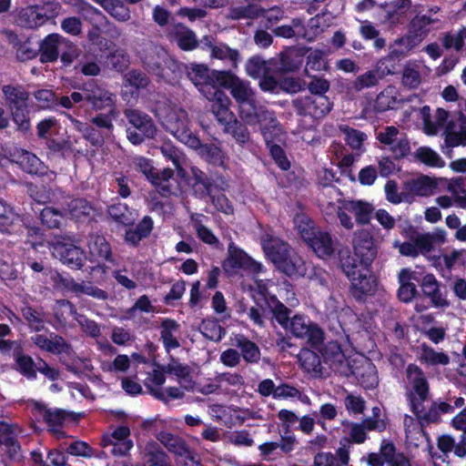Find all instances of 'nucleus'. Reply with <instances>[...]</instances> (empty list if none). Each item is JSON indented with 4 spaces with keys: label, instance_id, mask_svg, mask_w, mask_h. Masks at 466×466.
<instances>
[{
    "label": "nucleus",
    "instance_id": "obj_25",
    "mask_svg": "<svg viewBox=\"0 0 466 466\" xmlns=\"http://www.w3.org/2000/svg\"><path fill=\"white\" fill-rule=\"evenodd\" d=\"M436 187V181L428 176H420L404 183L405 193L410 196H431L434 193Z\"/></svg>",
    "mask_w": 466,
    "mask_h": 466
},
{
    "label": "nucleus",
    "instance_id": "obj_50",
    "mask_svg": "<svg viewBox=\"0 0 466 466\" xmlns=\"http://www.w3.org/2000/svg\"><path fill=\"white\" fill-rule=\"evenodd\" d=\"M192 179L194 180V187L199 191L200 195H206L215 187L217 177H209L206 173L198 167L191 168Z\"/></svg>",
    "mask_w": 466,
    "mask_h": 466
},
{
    "label": "nucleus",
    "instance_id": "obj_32",
    "mask_svg": "<svg viewBox=\"0 0 466 466\" xmlns=\"http://www.w3.org/2000/svg\"><path fill=\"white\" fill-rule=\"evenodd\" d=\"M157 439L163 444L169 452L177 456L183 457L190 451L185 440L178 435L168 431H160L157 434Z\"/></svg>",
    "mask_w": 466,
    "mask_h": 466
},
{
    "label": "nucleus",
    "instance_id": "obj_61",
    "mask_svg": "<svg viewBox=\"0 0 466 466\" xmlns=\"http://www.w3.org/2000/svg\"><path fill=\"white\" fill-rule=\"evenodd\" d=\"M246 70L248 76L253 78H259L264 75H268L269 71L267 62L259 56L249 58L246 64Z\"/></svg>",
    "mask_w": 466,
    "mask_h": 466
},
{
    "label": "nucleus",
    "instance_id": "obj_10",
    "mask_svg": "<svg viewBox=\"0 0 466 466\" xmlns=\"http://www.w3.org/2000/svg\"><path fill=\"white\" fill-rule=\"evenodd\" d=\"M353 248L361 264L369 266L377 257V247L372 234L367 229H360L354 233Z\"/></svg>",
    "mask_w": 466,
    "mask_h": 466
},
{
    "label": "nucleus",
    "instance_id": "obj_15",
    "mask_svg": "<svg viewBox=\"0 0 466 466\" xmlns=\"http://www.w3.org/2000/svg\"><path fill=\"white\" fill-rule=\"evenodd\" d=\"M441 8L439 6H431L426 14L417 13L410 22V33H414L421 40H423L431 31V26L439 23L441 19L438 14Z\"/></svg>",
    "mask_w": 466,
    "mask_h": 466
},
{
    "label": "nucleus",
    "instance_id": "obj_1",
    "mask_svg": "<svg viewBox=\"0 0 466 466\" xmlns=\"http://www.w3.org/2000/svg\"><path fill=\"white\" fill-rule=\"evenodd\" d=\"M265 303L277 322L294 337L307 339L314 348H319L323 342L324 332L321 328L301 315H295L290 318L291 310L280 302L276 296L268 299Z\"/></svg>",
    "mask_w": 466,
    "mask_h": 466
},
{
    "label": "nucleus",
    "instance_id": "obj_29",
    "mask_svg": "<svg viewBox=\"0 0 466 466\" xmlns=\"http://www.w3.org/2000/svg\"><path fill=\"white\" fill-rule=\"evenodd\" d=\"M4 98L10 110L27 106L29 93L20 86L5 85L2 87Z\"/></svg>",
    "mask_w": 466,
    "mask_h": 466
},
{
    "label": "nucleus",
    "instance_id": "obj_62",
    "mask_svg": "<svg viewBox=\"0 0 466 466\" xmlns=\"http://www.w3.org/2000/svg\"><path fill=\"white\" fill-rule=\"evenodd\" d=\"M340 267L348 278H351L360 271L358 270L357 259L350 254L349 249L339 251Z\"/></svg>",
    "mask_w": 466,
    "mask_h": 466
},
{
    "label": "nucleus",
    "instance_id": "obj_6",
    "mask_svg": "<svg viewBox=\"0 0 466 466\" xmlns=\"http://www.w3.org/2000/svg\"><path fill=\"white\" fill-rule=\"evenodd\" d=\"M405 383L407 385V397L410 406L412 400H426L430 394V388L423 370L416 364H409L405 370Z\"/></svg>",
    "mask_w": 466,
    "mask_h": 466
},
{
    "label": "nucleus",
    "instance_id": "obj_9",
    "mask_svg": "<svg viewBox=\"0 0 466 466\" xmlns=\"http://www.w3.org/2000/svg\"><path fill=\"white\" fill-rule=\"evenodd\" d=\"M218 71L210 72L203 65H191L187 68V76L195 86L207 96V91L213 92L218 88L217 74Z\"/></svg>",
    "mask_w": 466,
    "mask_h": 466
},
{
    "label": "nucleus",
    "instance_id": "obj_12",
    "mask_svg": "<svg viewBox=\"0 0 466 466\" xmlns=\"http://www.w3.org/2000/svg\"><path fill=\"white\" fill-rule=\"evenodd\" d=\"M208 100L211 104V112L216 116L218 122L225 126L235 117L234 113L229 109L231 101L229 97L220 89L217 88L213 92L207 91Z\"/></svg>",
    "mask_w": 466,
    "mask_h": 466
},
{
    "label": "nucleus",
    "instance_id": "obj_31",
    "mask_svg": "<svg viewBox=\"0 0 466 466\" xmlns=\"http://www.w3.org/2000/svg\"><path fill=\"white\" fill-rule=\"evenodd\" d=\"M423 121L424 131L427 135H436L439 128L446 122L449 113L443 108H438L435 113V121L431 118V108L428 106L421 107L420 111Z\"/></svg>",
    "mask_w": 466,
    "mask_h": 466
},
{
    "label": "nucleus",
    "instance_id": "obj_55",
    "mask_svg": "<svg viewBox=\"0 0 466 466\" xmlns=\"http://www.w3.org/2000/svg\"><path fill=\"white\" fill-rule=\"evenodd\" d=\"M420 360L429 365H447L450 358L443 352L435 351L432 348L422 344Z\"/></svg>",
    "mask_w": 466,
    "mask_h": 466
},
{
    "label": "nucleus",
    "instance_id": "obj_5",
    "mask_svg": "<svg viewBox=\"0 0 466 466\" xmlns=\"http://www.w3.org/2000/svg\"><path fill=\"white\" fill-rule=\"evenodd\" d=\"M291 104L299 116L316 119L323 118L332 108V103L327 96H299L293 99Z\"/></svg>",
    "mask_w": 466,
    "mask_h": 466
},
{
    "label": "nucleus",
    "instance_id": "obj_7",
    "mask_svg": "<svg viewBox=\"0 0 466 466\" xmlns=\"http://www.w3.org/2000/svg\"><path fill=\"white\" fill-rule=\"evenodd\" d=\"M217 80L220 86L230 90L232 96L238 104L239 109H241V105L248 104L255 97V93L249 84L233 74L219 71L217 74Z\"/></svg>",
    "mask_w": 466,
    "mask_h": 466
},
{
    "label": "nucleus",
    "instance_id": "obj_17",
    "mask_svg": "<svg viewBox=\"0 0 466 466\" xmlns=\"http://www.w3.org/2000/svg\"><path fill=\"white\" fill-rule=\"evenodd\" d=\"M266 9L254 0H243L228 8V18L232 20L257 19L264 15Z\"/></svg>",
    "mask_w": 466,
    "mask_h": 466
},
{
    "label": "nucleus",
    "instance_id": "obj_40",
    "mask_svg": "<svg viewBox=\"0 0 466 466\" xmlns=\"http://www.w3.org/2000/svg\"><path fill=\"white\" fill-rule=\"evenodd\" d=\"M35 409L43 413L45 421L52 428L53 431H58L57 428L61 427L68 416V413L65 410L47 409L44 404L35 402Z\"/></svg>",
    "mask_w": 466,
    "mask_h": 466
},
{
    "label": "nucleus",
    "instance_id": "obj_56",
    "mask_svg": "<svg viewBox=\"0 0 466 466\" xmlns=\"http://www.w3.org/2000/svg\"><path fill=\"white\" fill-rule=\"evenodd\" d=\"M360 34L366 40H373V46L378 50L386 46L385 38L380 36V31L371 23L363 22L360 27Z\"/></svg>",
    "mask_w": 466,
    "mask_h": 466
},
{
    "label": "nucleus",
    "instance_id": "obj_47",
    "mask_svg": "<svg viewBox=\"0 0 466 466\" xmlns=\"http://www.w3.org/2000/svg\"><path fill=\"white\" fill-rule=\"evenodd\" d=\"M421 81L422 77L420 71V66L412 62L407 63L402 70V86L409 89H416L419 87Z\"/></svg>",
    "mask_w": 466,
    "mask_h": 466
},
{
    "label": "nucleus",
    "instance_id": "obj_20",
    "mask_svg": "<svg viewBox=\"0 0 466 466\" xmlns=\"http://www.w3.org/2000/svg\"><path fill=\"white\" fill-rule=\"evenodd\" d=\"M421 290L435 308H447L449 300L443 296L440 289V282L433 274H426L421 280Z\"/></svg>",
    "mask_w": 466,
    "mask_h": 466
},
{
    "label": "nucleus",
    "instance_id": "obj_38",
    "mask_svg": "<svg viewBox=\"0 0 466 466\" xmlns=\"http://www.w3.org/2000/svg\"><path fill=\"white\" fill-rule=\"evenodd\" d=\"M171 34L183 50H193L198 46V43L195 33L182 24L175 25Z\"/></svg>",
    "mask_w": 466,
    "mask_h": 466
},
{
    "label": "nucleus",
    "instance_id": "obj_44",
    "mask_svg": "<svg viewBox=\"0 0 466 466\" xmlns=\"http://www.w3.org/2000/svg\"><path fill=\"white\" fill-rule=\"evenodd\" d=\"M43 17L39 8L33 5L20 12L17 22L23 27L34 29L46 24L45 18Z\"/></svg>",
    "mask_w": 466,
    "mask_h": 466
},
{
    "label": "nucleus",
    "instance_id": "obj_28",
    "mask_svg": "<svg viewBox=\"0 0 466 466\" xmlns=\"http://www.w3.org/2000/svg\"><path fill=\"white\" fill-rule=\"evenodd\" d=\"M276 267L288 276H304L306 274L305 262L300 256L289 249L287 255Z\"/></svg>",
    "mask_w": 466,
    "mask_h": 466
},
{
    "label": "nucleus",
    "instance_id": "obj_22",
    "mask_svg": "<svg viewBox=\"0 0 466 466\" xmlns=\"http://www.w3.org/2000/svg\"><path fill=\"white\" fill-rule=\"evenodd\" d=\"M63 43H67V39L58 34L46 35L39 45L40 61L42 63L56 61L59 57L58 48Z\"/></svg>",
    "mask_w": 466,
    "mask_h": 466
},
{
    "label": "nucleus",
    "instance_id": "obj_46",
    "mask_svg": "<svg viewBox=\"0 0 466 466\" xmlns=\"http://www.w3.org/2000/svg\"><path fill=\"white\" fill-rule=\"evenodd\" d=\"M196 141V146L190 147L198 150L201 157L213 164L223 163V154L218 147L215 144H202L198 137Z\"/></svg>",
    "mask_w": 466,
    "mask_h": 466
},
{
    "label": "nucleus",
    "instance_id": "obj_58",
    "mask_svg": "<svg viewBox=\"0 0 466 466\" xmlns=\"http://www.w3.org/2000/svg\"><path fill=\"white\" fill-rule=\"evenodd\" d=\"M103 8L115 19L126 22L130 19V11L120 0H107Z\"/></svg>",
    "mask_w": 466,
    "mask_h": 466
},
{
    "label": "nucleus",
    "instance_id": "obj_45",
    "mask_svg": "<svg viewBox=\"0 0 466 466\" xmlns=\"http://www.w3.org/2000/svg\"><path fill=\"white\" fill-rule=\"evenodd\" d=\"M443 135L445 144L449 147L466 146V119L461 121L457 130L449 124L444 130Z\"/></svg>",
    "mask_w": 466,
    "mask_h": 466
},
{
    "label": "nucleus",
    "instance_id": "obj_14",
    "mask_svg": "<svg viewBox=\"0 0 466 466\" xmlns=\"http://www.w3.org/2000/svg\"><path fill=\"white\" fill-rule=\"evenodd\" d=\"M300 367L316 378L329 376V369L323 364L321 355L313 350L304 348L298 354Z\"/></svg>",
    "mask_w": 466,
    "mask_h": 466
},
{
    "label": "nucleus",
    "instance_id": "obj_35",
    "mask_svg": "<svg viewBox=\"0 0 466 466\" xmlns=\"http://www.w3.org/2000/svg\"><path fill=\"white\" fill-rule=\"evenodd\" d=\"M162 371L173 374L177 378L178 382L186 390L192 389L190 372L191 369L187 365H183L178 360L170 357V360L167 365L162 366Z\"/></svg>",
    "mask_w": 466,
    "mask_h": 466
},
{
    "label": "nucleus",
    "instance_id": "obj_30",
    "mask_svg": "<svg viewBox=\"0 0 466 466\" xmlns=\"http://www.w3.org/2000/svg\"><path fill=\"white\" fill-rule=\"evenodd\" d=\"M343 208L355 216V219L360 225L370 223L371 215L374 211L373 206L362 200H347L343 203Z\"/></svg>",
    "mask_w": 466,
    "mask_h": 466
},
{
    "label": "nucleus",
    "instance_id": "obj_48",
    "mask_svg": "<svg viewBox=\"0 0 466 466\" xmlns=\"http://www.w3.org/2000/svg\"><path fill=\"white\" fill-rule=\"evenodd\" d=\"M101 445L106 454L114 456H124L127 454L129 450L133 447L132 441H115L108 435L103 436Z\"/></svg>",
    "mask_w": 466,
    "mask_h": 466
},
{
    "label": "nucleus",
    "instance_id": "obj_51",
    "mask_svg": "<svg viewBox=\"0 0 466 466\" xmlns=\"http://www.w3.org/2000/svg\"><path fill=\"white\" fill-rule=\"evenodd\" d=\"M224 131L230 134L240 144H246L250 139V134L247 126L236 118V116L224 126Z\"/></svg>",
    "mask_w": 466,
    "mask_h": 466
},
{
    "label": "nucleus",
    "instance_id": "obj_60",
    "mask_svg": "<svg viewBox=\"0 0 466 466\" xmlns=\"http://www.w3.org/2000/svg\"><path fill=\"white\" fill-rule=\"evenodd\" d=\"M448 190L454 198V202L459 207L466 208V178H457L451 180L448 185Z\"/></svg>",
    "mask_w": 466,
    "mask_h": 466
},
{
    "label": "nucleus",
    "instance_id": "obj_34",
    "mask_svg": "<svg viewBox=\"0 0 466 466\" xmlns=\"http://www.w3.org/2000/svg\"><path fill=\"white\" fill-rule=\"evenodd\" d=\"M234 345L240 350V358L242 357L247 363L255 364L260 360L261 352L258 346L245 336L238 335Z\"/></svg>",
    "mask_w": 466,
    "mask_h": 466
},
{
    "label": "nucleus",
    "instance_id": "obj_23",
    "mask_svg": "<svg viewBox=\"0 0 466 466\" xmlns=\"http://www.w3.org/2000/svg\"><path fill=\"white\" fill-rule=\"evenodd\" d=\"M86 100L95 109H103L113 105L112 94L101 88L94 82L85 84Z\"/></svg>",
    "mask_w": 466,
    "mask_h": 466
},
{
    "label": "nucleus",
    "instance_id": "obj_11",
    "mask_svg": "<svg viewBox=\"0 0 466 466\" xmlns=\"http://www.w3.org/2000/svg\"><path fill=\"white\" fill-rule=\"evenodd\" d=\"M349 368V377L354 376L363 388L373 389L378 385L376 367L369 360H352Z\"/></svg>",
    "mask_w": 466,
    "mask_h": 466
},
{
    "label": "nucleus",
    "instance_id": "obj_3",
    "mask_svg": "<svg viewBox=\"0 0 466 466\" xmlns=\"http://www.w3.org/2000/svg\"><path fill=\"white\" fill-rule=\"evenodd\" d=\"M298 229L303 240L321 258H330L335 252V242L329 232L317 228L309 218H301Z\"/></svg>",
    "mask_w": 466,
    "mask_h": 466
},
{
    "label": "nucleus",
    "instance_id": "obj_63",
    "mask_svg": "<svg viewBox=\"0 0 466 466\" xmlns=\"http://www.w3.org/2000/svg\"><path fill=\"white\" fill-rule=\"evenodd\" d=\"M17 163L25 172L35 174L38 172L41 161L35 155L28 151H22Z\"/></svg>",
    "mask_w": 466,
    "mask_h": 466
},
{
    "label": "nucleus",
    "instance_id": "obj_24",
    "mask_svg": "<svg viewBox=\"0 0 466 466\" xmlns=\"http://www.w3.org/2000/svg\"><path fill=\"white\" fill-rule=\"evenodd\" d=\"M87 247L94 259L113 262L110 244L104 236L96 233L89 234Z\"/></svg>",
    "mask_w": 466,
    "mask_h": 466
},
{
    "label": "nucleus",
    "instance_id": "obj_27",
    "mask_svg": "<svg viewBox=\"0 0 466 466\" xmlns=\"http://www.w3.org/2000/svg\"><path fill=\"white\" fill-rule=\"evenodd\" d=\"M32 339L37 347L53 354L69 353L71 350V346L58 335H51L50 339L44 335H36Z\"/></svg>",
    "mask_w": 466,
    "mask_h": 466
},
{
    "label": "nucleus",
    "instance_id": "obj_42",
    "mask_svg": "<svg viewBox=\"0 0 466 466\" xmlns=\"http://www.w3.org/2000/svg\"><path fill=\"white\" fill-rule=\"evenodd\" d=\"M351 286L358 296L372 294L376 290L375 278L367 273H357V275L350 278Z\"/></svg>",
    "mask_w": 466,
    "mask_h": 466
},
{
    "label": "nucleus",
    "instance_id": "obj_19",
    "mask_svg": "<svg viewBox=\"0 0 466 466\" xmlns=\"http://www.w3.org/2000/svg\"><path fill=\"white\" fill-rule=\"evenodd\" d=\"M55 252L63 264L72 268H81L86 260L85 252L74 245L57 243Z\"/></svg>",
    "mask_w": 466,
    "mask_h": 466
},
{
    "label": "nucleus",
    "instance_id": "obj_33",
    "mask_svg": "<svg viewBox=\"0 0 466 466\" xmlns=\"http://www.w3.org/2000/svg\"><path fill=\"white\" fill-rule=\"evenodd\" d=\"M350 451L345 446L338 449L336 455L319 452L315 455L313 466H344L349 463Z\"/></svg>",
    "mask_w": 466,
    "mask_h": 466
},
{
    "label": "nucleus",
    "instance_id": "obj_54",
    "mask_svg": "<svg viewBox=\"0 0 466 466\" xmlns=\"http://www.w3.org/2000/svg\"><path fill=\"white\" fill-rule=\"evenodd\" d=\"M66 207L68 214L77 220L88 218L93 211L92 206L84 198L72 199Z\"/></svg>",
    "mask_w": 466,
    "mask_h": 466
},
{
    "label": "nucleus",
    "instance_id": "obj_13",
    "mask_svg": "<svg viewBox=\"0 0 466 466\" xmlns=\"http://www.w3.org/2000/svg\"><path fill=\"white\" fill-rule=\"evenodd\" d=\"M123 114L128 124L133 128L143 132L148 139H152L156 137L157 127L150 116L135 108H126Z\"/></svg>",
    "mask_w": 466,
    "mask_h": 466
},
{
    "label": "nucleus",
    "instance_id": "obj_39",
    "mask_svg": "<svg viewBox=\"0 0 466 466\" xmlns=\"http://www.w3.org/2000/svg\"><path fill=\"white\" fill-rule=\"evenodd\" d=\"M173 177V169L164 168L161 171H157L150 179V182L161 196L169 197L174 193V186L171 183Z\"/></svg>",
    "mask_w": 466,
    "mask_h": 466
},
{
    "label": "nucleus",
    "instance_id": "obj_26",
    "mask_svg": "<svg viewBox=\"0 0 466 466\" xmlns=\"http://www.w3.org/2000/svg\"><path fill=\"white\" fill-rule=\"evenodd\" d=\"M203 42L210 48L212 57L227 61L232 67H237L240 58L238 50L230 48L223 43L213 45L209 36H205Z\"/></svg>",
    "mask_w": 466,
    "mask_h": 466
},
{
    "label": "nucleus",
    "instance_id": "obj_8",
    "mask_svg": "<svg viewBox=\"0 0 466 466\" xmlns=\"http://www.w3.org/2000/svg\"><path fill=\"white\" fill-rule=\"evenodd\" d=\"M323 364L334 372L349 377L351 360L346 359L340 346L335 341H329L319 349Z\"/></svg>",
    "mask_w": 466,
    "mask_h": 466
},
{
    "label": "nucleus",
    "instance_id": "obj_36",
    "mask_svg": "<svg viewBox=\"0 0 466 466\" xmlns=\"http://www.w3.org/2000/svg\"><path fill=\"white\" fill-rule=\"evenodd\" d=\"M59 307L68 309L69 313L74 317V319L78 322L82 329L93 338H96L100 336V329L98 325L83 315H80L76 312L75 306L66 299H62L57 301Z\"/></svg>",
    "mask_w": 466,
    "mask_h": 466
},
{
    "label": "nucleus",
    "instance_id": "obj_57",
    "mask_svg": "<svg viewBox=\"0 0 466 466\" xmlns=\"http://www.w3.org/2000/svg\"><path fill=\"white\" fill-rule=\"evenodd\" d=\"M200 331L204 337L217 342L225 335V329L214 319H204L200 326Z\"/></svg>",
    "mask_w": 466,
    "mask_h": 466
},
{
    "label": "nucleus",
    "instance_id": "obj_64",
    "mask_svg": "<svg viewBox=\"0 0 466 466\" xmlns=\"http://www.w3.org/2000/svg\"><path fill=\"white\" fill-rule=\"evenodd\" d=\"M108 214L116 222L129 225L132 222L131 213L124 204H114L108 208Z\"/></svg>",
    "mask_w": 466,
    "mask_h": 466
},
{
    "label": "nucleus",
    "instance_id": "obj_59",
    "mask_svg": "<svg viewBox=\"0 0 466 466\" xmlns=\"http://www.w3.org/2000/svg\"><path fill=\"white\" fill-rule=\"evenodd\" d=\"M415 157L421 163L430 167H441L444 166V161L439 154L430 147H420L415 153Z\"/></svg>",
    "mask_w": 466,
    "mask_h": 466
},
{
    "label": "nucleus",
    "instance_id": "obj_18",
    "mask_svg": "<svg viewBox=\"0 0 466 466\" xmlns=\"http://www.w3.org/2000/svg\"><path fill=\"white\" fill-rule=\"evenodd\" d=\"M258 298L255 295L253 296L256 305L248 309V316L256 326L264 328L267 319V311L270 312L265 302L273 295L268 293V289L264 285L258 286Z\"/></svg>",
    "mask_w": 466,
    "mask_h": 466
},
{
    "label": "nucleus",
    "instance_id": "obj_43",
    "mask_svg": "<svg viewBox=\"0 0 466 466\" xmlns=\"http://www.w3.org/2000/svg\"><path fill=\"white\" fill-rule=\"evenodd\" d=\"M164 373L165 372L162 371V367L160 368V370H153L151 373L148 374L145 385L154 397L167 403V398L166 397V394L160 388L166 381V377Z\"/></svg>",
    "mask_w": 466,
    "mask_h": 466
},
{
    "label": "nucleus",
    "instance_id": "obj_16",
    "mask_svg": "<svg viewBox=\"0 0 466 466\" xmlns=\"http://www.w3.org/2000/svg\"><path fill=\"white\" fill-rule=\"evenodd\" d=\"M228 188V183L222 176L217 177V183L215 187L206 194L210 198L212 206L217 211L226 215H232L234 213V206L228 197L223 194Z\"/></svg>",
    "mask_w": 466,
    "mask_h": 466
},
{
    "label": "nucleus",
    "instance_id": "obj_37",
    "mask_svg": "<svg viewBox=\"0 0 466 466\" xmlns=\"http://www.w3.org/2000/svg\"><path fill=\"white\" fill-rule=\"evenodd\" d=\"M167 58L166 51L158 46L150 44L144 50L143 62L148 70L157 73Z\"/></svg>",
    "mask_w": 466,
    "mask_h": 466
},
{
    "label": "nucleus",
    "instance_id": "obj_49",
    "mask_svg": "<svg viewBox=\"0 0 466 466\" xmlns=\"http://www.w3.org/2000/svg\"><path fill=\"white\" fill-rule=\"evenodd\" d=\"M339 130L344 135L346 144L353 150H360L367 135L347 125H339Z\"/></svg>",
    "mask_w": 466,
    "mask_h": 466
},
{
    "label": "nucleus",
    "instance_id": "obj_2",
    "mask_svg": "<svg viewBox=\"0 0 466 466\" xmlns=\"http://www.w3.org/2000/svg\"><path fill=\"white\" fill-rule=\"evenodd\" d=\"M239 117L248 125H258L266 143L282 140L284 132L274 112L258 104L255 98L248 104L241 105Z\"/></svg>",
    "mask_w": 466,
    "mask_h": 466
},
{
    "label": "nucleus",
    "instance_id": "obj_21",
    "mask_svg": "<svg viewBox=\"0 0 466 466\" xmlns=\"http://www.w3.org/2000/svg\"><path fill=\"white\" fill-rule=\"evenodd\" d=\"M260 241L266 256L275 265L281 262V259L290 249L286 242L268 233L262 235Z\"/></svg>",
    "mask_w": 466,
    "mask_h": 466
},
{
    "label": "nucleus",
    "instance_id": "obj_41",
    "mask_svg": "<svg viewBox=\"0 0 466 466\" xmlns=\"http://www.w3.org/2000/svg\"><path fill=\"white\" fill-rule=\"evenodd\" d=\"M179 329L178 323L171 319H165L161 322L160 338L163 341L164 347L167 351L171 349H177L180 346L178 339L173 336Z\"/></svg>",
    "mask_w": 466,
    "mask_h": 466
},
{
    "label": "nucleus",
    "instance_id": "obj_52",
    "mask_svg": "<svg viewBox=\"0 0 466 466\" xmlns=\"http://www.w3.org/2000/svg\"><path fill=\"white\" fill-rule=\"evenodd\" d=\"M424 400H412V405L410 406L411 410L417 416L419 420H425L427 422H435L440 418V412L437 408V403L433 402L431 407L426 410L423 406Z\"/></svg>",
    "mask_w": 466,
    "mask_h": 466
},
{
    "label": "nucleus",
    "instance_id": "obj_4",
    "mask_svg": "<svg viewBox=\"0 0 466 466\" xmlns=\"http://www.w3.org/2000/svg\"><path fill=\"white\" fill-rule=\"evenodd\" d=\"M165 127L185 145L196 146V136L188 128V116L186 110L171 107L165 117Z\"/></svg>",
    "mask_w": 466,
    "mask_h": 466
},
{
    "label": "nucleus",
    "instance_id": "obj_53",
    "mask_svg": "<svg viewBox=\"0 0 466 466\" xmlns=\"http://www.w3.org/2000/svg\"><path fill=\"white\" fill-rule=\"evenodd\" d=\"M145 458L147 466H162L170 463L167 454L156 443L146 447Z\"/></svg>",
    "mask_w": 466,
    "mask_h": 466
}]
</instances>
